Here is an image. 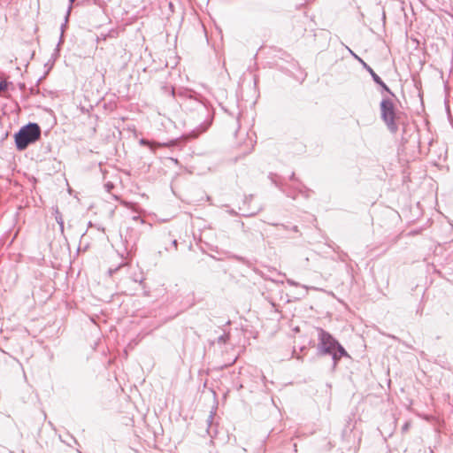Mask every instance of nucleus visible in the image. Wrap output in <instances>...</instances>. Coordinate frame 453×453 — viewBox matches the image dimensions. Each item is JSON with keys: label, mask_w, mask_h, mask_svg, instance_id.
Returning <instances> with one entry per match:
<instances>
[{"label": "nucleus", "mask_w": 453, "mask_h": 453, "mask_svg": "<svg viewBox=\"0 0 453 453\" xmlns=\"http://www.w3.org/2000/svg\"><path fill=\"white\" fill-rule=\"evenodd\" d=\"M319 338L320 341V347L325 352L331 353L335 349L337 346L342 352H344L342 347L338 344V342L332 337L331 334L323 329L319 330Z\"/></svg>", "instance_id": "7ed1b4c3"}, {"label": "nucleus", "mask_w": 453, "mask_h": 453, "mask_svg": "<svg viewBox=\"0 0 453 453\" xmlns=\"http://www.w3.org/2000/svg\"><path fill=\"white\" fill-rule=\"evenodd\" d=\"M71 4H73L75 0H69Z\"/></svg>", "instance_id": "423d86ee"}, {"label": "nucleus", "mask_w": 453, "mask_h": 453, "mask_svg": "<svg viewBox=\"0 0 453 453\" xmlns=\"http://www.w3.org/2000/svg\"><path fill=\"white\" fill-rule=\"evenodd\" d=\"M381 118L388 127V128L395 132L397 129L395 119V105L389 99L382 100L380 103Z\"/></svg>", "instance_id": "f03ea898"}, {"label": "nucleus", "mask_w": 453, "mask_h": 453, "mask_svg": "<svg viewBox=\"0 0 453 453\" xmlns=\"http://www.w3.org/2000/svg\"><path fill=\"white\" fill-rule=\"evenodd\" d=\"M41 137V128L36 123H29L22 127L15 134L14 140L18 150H24L31 143L35 142Z\"/></svg>", "instance_id": "f257e3e1"}, {"label": "nucleus", "mask_w": 453, "mask_h": 453, "mask_svg": "<svg viewBox=\"0 0 453 453\" xmlns=\"http://www.w3.org/2000/svg\"><path fill=\"white\" fill-rule=\"evenodd\" d=\"M373 77H374L376 81H379V78L375 74H373Z\"/></svg>", "instance_id": "39448f33"}, {"label": "nucleus", "mask_w": 453, "mask_h": 453, "mask_svg": "<svg viewBox=\"0 0 453 453\" xmlns=\"http://www.w3.org/2000/svg\"><path fill=\"white\" fill-rule=\"evenodd\" d=\"M10 84L11 83H9L6 81H2L0 82V96L2 95V93H4V91H6L8 89Z\"/></svg>", "instance_id": "20e7f679"}]
</instances>
